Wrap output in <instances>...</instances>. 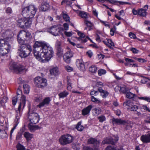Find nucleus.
<instances>
[{"label":"nucleus","instance_id":"obj_1","mask_svg":"<svg viewBox=\"0 0 150 150\" xmlns=\"http://www.w3.org/2000/svg\"><path fill=\"white\" fill-rule=\"evenodd\" d=\"M26 101L25 96L23 95H22L21 98V102L18 106L17 110H16V117L15 121L16 124H14L13 127L10 133V137L11 138L12 135V134L13 133L14 130L16 129L18 122V120L20 119L21 117V107H22V109L24 108L25 105Z\"/></svg>","mask_w":150,"mask_h":150},{"label":"nucleus","instance_id":"obj_2","mask_svg":"<svg viewBox=\"0 0 150 150\" xmlns=\"http://www.w3.org/2000/svg\"><path fill=\"white\" fill-rule=\"evenodd\" d=\"M40 54L41 56V58H44L47 61L50 60L51 58L53 57L54 54V52L53 49L47 44L41 50Z\"/></svg>","mask_w":150,"mask_h":150},{"label":"nucleus","instance_id":"obj_3","mask_svg":"<svg viewBox=\"0 0 150 150\" xmlns=\"http://www.w3.org/2000/svg\"><path fill=\"white\" fill-rule=\"evenodd\" d=\"M37 11V8L34 5H30L23 9L22 15L24 17L32 19L35 15Z\"/></svg>","mask_w":150,"mask_h":150},{"label":"nucleus","instance_id":"obj_4","mask_svg":"<svg viewBox=\"0 0 150 150\" xmlns=\"http://www.w3.org/2000/svg\"><path fill=\"white\" fill-rule=\"evenodd\" d=\"M5 38L1 39V47H4L3 48H1V55L3 56L7 54L9 51L11 46L8 42L6 41Z\"/></svg>","mask_w":150,"mask_h":150},{"label":"nucleus","instance_id":"obj_5","mask_svg":"<svg viewBox=\"0 0 150 150\" xmlns=\"http://www.w3.org/2000/svg\"><path fill=\"white\" fill-rule=\"evenodd\" d=\"M32 22V19L26 17L19 19L18 21V24L22 28L29 27Z\"/></svg>","mask_w":150,"mask_h":150},{"label":"nucleus","instance_id":"obj_6","mask_svg":"<svg viewBox=\"0 0 150 150\" xmlns=\"http://www.w3.org/2000/svg\"><path fill=\"white\" fill-rule=\"evenodd\" d=\"M35 84L38 87L43 88L47 85L46 79L40 77H37L34 79Z\"/></svg>","mask_w":150,"mask_h":150},{"label":"nucleus","instance_id":"obj_7","mask_svg":"<svg viewBox=\"0 0 150 150\" xmlns=\"http://www.w3.org/2000/svg\"><path fill=\"white\" fill-rule=\"evenodd\" d=\"M73 140V137L69 134L62 135L59 139V142L60 144L64 145L71 143Z\"/></svg>","mask_w":150,"mask_h":150},{"label":"nucleus","instance_id":"obj_8","mask_svg":"<svg viewBox=\"0 0 150 150\" xmlns=\"http://www.w3.org/2000/svg\"><path fill=\"white\" fill-rule=\"evenodd\" d=\"M28 114V118L31 123L35 124L38 122L40 117L38 114L29 110Z\"/></svg>","mask_w":150,"mask_h":150},{"label":"nucleus","instance_id":"obj_9","mask_svg":"<svg viewBox=\"0 0 150 150\" xmlns=\"http://www.w3.org/2000/svg\"><path fill=\"white\" fill-rule=\"evenodd\" d=\"M10 69L13 70L15 72L21 73L24 69V67L17 64L14 62H11L9 64Z\"/></svg>","mask_w":150,"mask_h":150},{"label":"nucleus","instance_id":"obj_10","mask_svg":"<svg viewBox=\"0 0 150 150\" xmlns=\"http://www.w3.org/2000/svg\"><path fill=\"white\" fill-rule=\"evenodd\" d=\"M47 31L53 35L57 36H59L61 33L60 29L56 25H53L49 28L47 30Z\"/></svg>","mask_w":150,"mask_h":150},{"label":"nucleus","instance_id":"obj_11","mask_svg":"<svg viewBox=\"0 0 150 150\" xmlns=\"http://www.w3.org/2000/svg\"><path fill=\"white\" fill-rule=\"evenodd\" d=\"M112 121L113 124L125 125L126 124H128L130 123V122L128 121H126L122 120L120 119L115 118L112 119Z\"/></svg>","mask_w":150,"mask_h":150},{"label":"nucleus","instance_id":"obj_12","mask_svg":"<svg viewBox=\"0 0 150 150\" xmlns=\"http://www.w3.org/2000/svg\"><path fill=\"white\" fill-rule=\"evenodd\" d=\"M47 45V44L45 42L36 41L33 45V47L35 49H37V50H40L44 48Z\"/></svg>","mask_w":150,"mask_h":150},{"label":"nucleus","instance_id":"obj_13","mask_svg":"<svg viewBox=\"0 0 150 150\" xmlns=\"http://www.w3.org/2000/svg\"><path fill=\"white\" fill-rule=\"evenodd\" d=\"M20 35L21 37H23L25 40H28L30 39L32 37L31 34L29 32H26L22 30L20 31Z\"/></svg>","mask_w":150,"mask_h":150},{"label":"nucleus","instance_id":"obj_14","mask_svg":"<svg viewBox=\"0 0 150 150\" xmlns=\"http://www.w3.org/2000/svg\"><path fill=\"white\" fill-rule=\"evenodd\" d=\"M118 137H116L115 139H113L110 137H108L104 140V143L110 144L113 145H115L116 142L118 141Z\"/></svg>","mask_w":150,"mask_h":150},{"label":"nucleus","instance_id":"obj_15","mask_svg":"<svg viewBox=\"0 0 150 150\" xmlns=\"http://www.w3.org/2000/svg\"><path fill=\"white\" fill-rule=\"evenodd\" d=\"M76 64L77 66L79 68L81 71H84L86 70L84 62L82 59H77L76 62Z\"/></svg>","mask_w":150,"mask_h":150},{"label":"nucleus","instance_id":"obj_16","mask_svg":"<svg viewBox=\"0 0 150 150\" xmlns=\"http://www.w3.org/2000/svg\"><path fill=\"white\" fill-rule=\"evenodd\" d=\"M73 53L71 51L67 52L63 56L64 59L67 63H69L70 58L73 57Z\"/></svg>","mask_w":150,"mask_h":150},{"label":"nucleus","instance_id":"obj_17","mask_svg":"<svg viewBox=\"0 0 150 150\" xmlns=\"http://www.w3.org/2000/svg\"><path fill=\"white\" fill-rule=\"evenodd\" d=\"M31 51L29 50H27V51L20 50H18V53L19 55L22 58H25L28 57L30 54Z\"/></svg>","mask_w":150,"mask_h":150},{"label":"nucleus","instance_id":"obj_18","mask_svg":"<svg viewBox=\"0 0 150 150\" xmlns=\"http://www.w3.org/2000/svg\"><path fill=\"white\" fill-rule=\"evenodd\" d=\"M61 42L57 41L56 42V47L57 50V54L58 56L62 55L63 54V50L61 47Z\"/></svg>","mask_w":150,"mask_h":150},{"label":"nucleus","instance_id":"obj_19","mask_svg":"<svg viewBox=\"0 0 150 150\" xmlns=\"http://www.w3.org/2000/svg\"><path fill=\"white\" fill-rule=\"evenodd\" d=\"M79 37L78 38V40L81 41L82 43L86 42H87L86 37L84 34L80 31H78L77 33Z\"/></svg>","mask_w":150,"mask_h":150},{"label":"nucleus","instance_id":"obj_20","mask_svg":"<svg viewBox=\"0 0 150 150\" xmlns=\"http://www.w3.org/2000/svg\"><path fill=\"white\" fill-rule=\"evenodd\" d=\"M50 101V99L47 97L44 99L41 102H40L39 105H37L40 108L47 105Z\"/></svg>","mask_w":150,"mask_h":150},{"label":"nucleus","instance_id":"obj_21","mask_svg":"<svg viewBox=\"0 0 150 150\" xmlns=\"http://www.w3.org/2000/svg\"><path fill=\"white\" fill-rule=\"evenodd\" d=\"M141 139L143 143H147L150 142V135H142L141 137Z\"/></svg>","mask_w":150,"mask_h":150},{"label":"nucleus","instance_id":"obj_22","mask_svg":"<svg viewBox=\"0 0 150 150\" xmlns=\"http://www.w3.org/2000/svg\"><path fill=\"white\" fill-rule=\"evenodd\" d=\"M92 108V105H90L86 108H84L82 110V115L84 116L88 115Z\"/></svg>","mask_w":150,"mask_h":150},{"label":"nucleus","instance_id":"obj_23","mask_svg":"<svg viewBox=\"0 0 150 150\" xmlns=\"http://www.w3.org/2000/svg\"><path fill=\"white\" fill-rule=\"evenodd\" d=\"M88 142L89 144H93L95 146H97L99 144V142L95 139L90 138L88 139Z\"/></svg>","mask_w":150,"mask_h":150},{"label":"nucleus","instance_id":"obj_24","mask_svg":"<svg viewBox=\"0 0 150 150\" xmlns=\"http://www.w3.org/2000/svg\"><path fill=\"white\" fill-rule=\"evenodd\" d=\"M18 50H23L27 51V50H32L31 47L28 44L25 45H21L18 49Z\"/></svg>","mask_w":150,"mask_h":150},{"label":"nucleus","instance_id":"obj_25","mask_svg":"<svg viewBox=\"0 0 150 150\" xmlns=\"http://www.w3.org/2000/svg\"><path fill=\"white\" fill-rule=\"evenodd\" d=\"M49 8V4L46 2L43 3L40 9L42 11H46L48 10Z\"/></svg>","mask_w":150,"mask_h":150},{"label":"nucleus","instance_id":"obj_26","mask_svg":"<svg viewBox=\"0 0 150 150\" xmlns=\"http://www.w3.org/2000/svg\"><path fill=\"white\" fill-rule=\"evenodd\" d=\"M24 38L23 37H21L20 35V32L18 35L17 36V40L19 44L21 45H25L27 44L25 43L24 41Z\"/></svg>","mask_w":150,"mask_h":150},{"label":"nucleus","instance_id":"obj_27","mask_svg":"<svg viewBox=\"0 0 150 150\" xmlns=\"http://www.w3.org/2000/svg\"><path fill=\"white\" fill-rule=\"evenodd\" d=\"M41 50H37L36 49H34L33 50V53L34 56L37 59H38L39 58H41V56H40V54L42 53L40 52Z\"/></svg>","mask_w":150,"mask_h":150},{"label":"nucleus","instance_id":"obj_28","mask_svg":"<svg viewBox=\"0 0 150 150\" xmlns=\"http://www.w3.org/2000/svg\"><path fill=\"white\" fill-rule=\"evenodd\" d=\"M50 72L51 75L55 76L58 75L59 72L58 68L55 67L51 69L50 70Z\"/></svg>","mask_w":150,"mask_h":150},{"label":"nucleus","instance_id":"obj_29","mask_svg":"<svg viewBox=\"0 0 150 150\" xmlns=\"http://www.w3.org/2000/svg\"><path fill=\"white\" fill-rule=\"evenodd\" d=\"M98 91L100 93L102 97L104 98H105L108 95L109 93L108 92L103 90L101 88H98Z\"/></svg>","mask_w":150,"mask_h":150},{"label":"nucleus","instance_id":"obj_30","mask_svg":"<svg viewBox=\"0 0 150 150\" xmlns=\"http://www.w3.org/2000/svg\"><path fill=\"white\" fill-rule=\"evenodd\" d=\"M33 123H29L28 125V127L29 129L30 130L31 132H33L39 128V127L37 125H34L33 124Z\"/></svg>","mask_w":150,"mask_h":150},{"label":"nucleus","instance_id":"obj_31","mask_svg":"<svg viewBox=\"0 0 150 150\" xmlns=\"http://www.w3.org/2000/svg\"><path fill=\"white\" fill-rule=\"evenodd\" d=\"M147 13L146 11L143 9L141 8L138 10V15L140 16L145 17Z\"/></svg>","mask_w":150,"mask_h":150},{"label":"nucleus","instance_id":"obj_32","mask_svg":"<svg viewBox=\"0 0 150 150\" xmlns=\"http://www.w3.org/2000/svg\"><path fill=\"white\" fill-rule=\"evenodd\" d=\"M10 32L8 30H6L4 32L2 36H3L4 38L7 39L9 38L11 36V35H10Z\"/></svg>","mask_w":150,"mask_h":150},{"label":"nucleus","instance_id":"obj_33","mask_svg":"<svg viewBox=\"0 0 150 150\" xmlns=\"http://www.w3.org/2000/svg\"><path fill=\"white\" fill-rule=\"evenodd\" d=\"M84 23L87 25L88 27H89L88 30H90L93 26V24L90 21L87 20L86 19L84 20Z\"/></svg>","mask_w":150,"mask_h":150},{"label":"nucleus","instance_id":"obj_34","mask_svg":"<svg viewBox=\"0 0 150 150\" xmlns=\"http://www.w3.org/2000/svg\"><path fill=\"white\" fill-rule=\"evenodd\" d=\"M68 94V92L66 91H64L60 93L59 94V98H63L66 97Z\"/></svg>","mask_w":150,"mask_h":150},{"label":"nucleus","instance_id":"obj_35","mask_svg":"<svg viewBox=\"0 0 150 150\" xmlns=\"http://www.w3.org/2000/svg\"><path fill=\"white\" fill-rule=\"evenodd\" d=\"M24 136L28 140H30L33 137V134H30L28 132H26L24 134Z\"/></svg>","mask_w":150,"mask_h":150},{"label":"nucleus","instance_id":"obj_36","mask_svg":"<svg viewBox=\"0 0 150 150\" xmlns=\"http://www.w3.org/2000/svg\"><path fill=\"white\" fill-rule=\"evenodd\" d=\"M23 88L24 89V92L26 94H28L30 89V87L27 84L24 85H23Z\"/></svg>","mask_w":150,"mask_h":150},{"label":"nucleus","instance_id":"obj_37","mask_svg":"<svg viewBox=\"0 0 150 150\" xmlns=\"http://www.w3.org/2000/svg\"><path fill=\"white\" fill-rule=\"evenodd\" d=\"M81 122H78L76 126V128L80 131H82L84 127L81 125Z\"/></svg>","mask_w":150,"mask_h":150},{"label":"nucleus","instance_id":"obj_38","mask_svg":"<svg viewBox=\"0 0 150 150\" xmlns=\"http://www.w3.org/2000/svg\"><path fill=\"white\" fill-rule=\"evenodd\" d=\"M2 97H1V104L4 103H6L8 99L7 97L3 95H1Z\"/></svg>","mask_w":150,"mask_h":150},{"label":"nucleus","instance_id":"obj_39","mask_svg":"<svg viewBox=\"0 0 150 150\" xmlns=\"http://www.w3.org/2000/svg\"><path fill=\"white\" fill-rule=\"evenodd\" d=\"M97 67L94 66H92L89 67V71L92 73H94L96 72L97 70Z\"/></svg>","mask_w":150,"mask_h":150},{"label":"nucleus","instance_id":"obj_40","mask_svg":"<svg viewBox=\"0 0 150 150\" xmlns=\"http://www.w3.org/2000/svg\"><path fill=\"white\" fill-rule=\"evenodd\" d=\"M63 17L64 20L66 22H70V18L67 14L62 13Z\"/></svg>","mask_w":150,"mask_h":150},{"label":"nucleus","instance_id":"obj_41","mask_svg":"<svg viewBox=\"0 0 150 150\" xmlns=\"http://www.w3.org/2000/svg\"><path fill=\"white\" fill-rule=\"evenodd\" d=\"M72 1L71 0H63L61 4L63 5L64 4L66 3L67 5L70 6L72 4Z\"/></svg>","mask_w":150,"mask_h":150},{"label":"nucleus","instance_id":"obj_42","mask_svg":"<svg viewBox=\"0 0 150 150\" xmlns=\"http://www.w3.org/2000/svg\"><path fill=\"white\" fill-rule=\"evenodd\" d=\"M122 149L117 148L114 146H108L105 149V150H122Z\"/></svg>","mask_w":150,"mask_h":150},{"label":"nucleus","instance_id":"obj_43","mask_svg":"<svg viewBox=\"0 0 150 150\" xmlns=\"http://www.w3.org/2000/svg\"><path fill=\"white\" fill-rule=\"evenodd\" d=\"M135 94H134L130 92H127L126 94V97L127 98L131 99L134 97Z\"/></svg>","mask_w":150,"mask_h":150},{"label":"nucleus","instance_id":"obj_44","mask_svg":"<svg viewBox=\"0 0 150 150\" xmlns=\"http://www.w3.org/2000/svg\"><path fill=\"white\" fill-rule=\"evenodd\" d=\"M128 91V88L126 87H120V91L123 93H126Z\"/></svg>","mask_w":150,"mask_h":150},{"label":"nucleus","instance_id":"obj_45","mask_svg":"<svg viewBox=\"0 0 150 150\" xmlns=\"http://www.w3.org/2000/svg\"><path fill=\"white\" fill-rule=\"evenodd\" d=\"M1 136L2 138L6 137L8 136L6 132L4 130H1Z\"/></svg>","mask_w":150,"mask_h":150},{"label":"nucleus","instance_id":"obj_46","mask_svg":"<svg viewBox=\"0 0 150 150\" xmlns=\"http://www.w3.org/2000/svg\"><path fill=\"white\" fill-rule=\"evenodd\" d=\"M16 148L17 150H25V147L20 143L17 144Z\"/></svg>","mask_w":150,"mask_h":150},{"label":"nucleus","instance_id":"obj_47","mask_svg":"<svg viewBox=\"0 0 150 150\" xmlns=\"http://www.w3.org/2000/svg\"><path fill=\"white\" fill-rule=\"evenodd\" d=\"M79 15L82 18L86 19L88 16L86 12L83 11H81L80 12Z\"/></svg>","mask_w":150,"mask_h":150},{"label":"nucleus","instance_id":"obj_48","mask_svg":"<svg viewBox=\"0 0 150 150\" xmlns=\"http://www.w3.org/2000/svg\"><path fill=\"white\" fill-rule=\"evenodd\" d=\"M106 73L105 70L103 69H100L98 70V73L99 76H101L105 74Z\"/></svg>","mask_w":150,"mask_h":150},{"label":"nucleus","instance_id":"obj_49","mask_svg":"<svg viewBox=\"0 0 150 150\" xmlns=\"http://www.w3.org/2000/svg\"><path fill=\"white\" fill-rule=\"evenodd\" d=\"M22 134L23 132L21 131L20 132H18L16 136V140H20L21 138Z\"/></svg>","mask_w":150,"mask_h":150},{"label":"nucleus","instance_id":"obj_50","mask_svg":"<svg viewBox=\"0 0 150 150\" xmlns=\"http://www.w3.org/2000/svg\"><path fill=\"white\" fill-rule=\"evenodd\" d=\"M138 98L139 99L144 100L150 102V97H139Z\"/></svg>","mask_w":150,"mask_h":150},{"label":"nucleus","instance_id":"obj_51","mask_svg":"<svg viewBox=\"0 0 150 150\" xmlns=\"http://www.w3.org/2000/svg\"><path fill=\"white\" fill-rule=\"evenodd\" d=\"M98 118L99 120V122H103L106 120V118L105 116L104 115H102L101 116L98 117Z\"/></svg>","mask_w":150,"mask_h":150},{"label":"nucleus","instance_id":"obj_52","mask_svg":"<svg viewBox=\"0 0 150 150\" xmlns=\"http://www.w3.org/2000/svg\"><path fill=\"white\" fill-rule=\"evenodd\" d=\"M116 30V28L115 26H114L113 28H111L110 30V34L112 36L114 35V33Z\"/></svg>","mask_w":150,"mask_h":150},{"label":"nucleus","instance_id":"obj_53","mask_svg":"<svg viewBox=\"0 0 150 150\" xmlns=\"http://www.w3.org/2000/svg\"><path fill=\"white\" fill-rule=\"evenodd\" d=\"M130 107V109L131 111H136L138 109V106L136 105H132Z\"/></svg>","mask_w":150,"mask_h":150},{"label":"nucleus","instance_id":"obj_54","mask_svg":"<svg viewBox=\"0 0 150 150\" xmlns=\"http://www.w3.org/2000/svg\"><path fill=\"white\" fill-rule=\"evenodd\" d=\"M91 98L92 101L93 102H98V103H99L100 102L99 100L94 97V96H92Z\"/></svg>","mask_w":150,"mask_h":150},{"label":"nucleus","instance_id":"obj_55","mask_svg":"<svg viewBox=\"0 0 150 150\" xmlns=\"http://www.w3.org/2000/svg\"><path fill=\"white\" fill-rule=\"evenodd\" d=\"M106 1H108L110 4L114 5L117 4L119 3V1L115 0H107Z\"/></svg>","mask_w":150,"mask_h":150},{"label":"nucleus","instance_id":"obj_56","mask_svg":"<svg viewBox=\"0 0 150 150\" xmlns=\"http://www.w3.org/2000/svg\"><path fill=\"white\" fill-rule=\"evenodd\" d=\"M17 100L18 97L17 96H15L12 99V104L13 105H15L16 104L17 101Z\"/></svg>","mask_w":150,"mask_h":150},{"label":"nucleus","instance_id":"obj_57","mask_svg":"<svg viewBox=\"0 0 150 150\" xmlns=\"http://www.w3.org/2000/svg\"><path fill=\"white\" fill-rule=\"evenodd\" d=\"M129 36L131 38L135 39L136 38V35L134 33H129Z\"/></svg>","mask_w":150,"mask_h":150},{"label":"nucleus","instance_id":"obj_58","mask_svg":"<svg viewBox=\"0 0 150 150\" xmlns=\"http://www.w3.org/2000/svg\"><path fill=\"white\" fill-rule=\"evenodd\" d=\"M130 50L134 54L137 53L139 52V50H137L136 49L134 48H132Z\"/></svg>","mask_w":150,"mask_h":150},{"label":"nucleus","instance_id":"obj_59","mask_svg":"<svg viewBox=\"0 0 150 150\" xmlns=\"http://www.w3.org/2000/svg\"><path fill=\"white\" fill-rule=\"evenodd\" d=\"M65 30H67L69 29V25L67 23H64L63 25Z\"/></svg>","mask_w":150,"mask_h":150},{"label":"nucleus","instance_id":"obj_60","mask_svg":"<svg viewBox=\"0 0 150 150\" xmlns=\"http://www.w3.org/2000/svg\"><path fill=\"white\" fill-rule=\"evenodd\" d=\"M98 91H91L90 93V95L92 96L93 95H95V96H96L98 95Z\"/></svg>","mask_w":150,"mask_h":150},{"label":"nucleus","instance_id":"obj_61","mask_svg":"<svg viewBox=\"0 0 150 150\" xmlns=\"http://www.w3.org/2000/svg\"><path fill=\"white\" fill-rule=\"evenodd\" d=\"M130 100H128L126 102H125L123 103V105L125 106H128L129 107H131L130 106Z\"/></svg>","mask_w":150,"mask_h":150},{"label":"nucleus","instance_id":"obj_62","mask_svg":"<svg viewBox=\"0 0 150 150\" xmlns=\"http://www.w3.org/2000/svg\"><path fill=\"white\" fill-rule=\"evenodd\" d=\"M65 68H66L67 71L69 72H71L73 70V69L72 67L68 66H66Z\"/></svg>","mask_w":150,"mask_h":150},{"label":"nucleus","instance_id":"obj_63","mask_svg":"<svg viewBox=\"0 0 150 150\" xmlns=\"http://www.w3.org/2000/svg\"><path fill=\"white\" fill-rule=\"evenodd\" d=\"M86 54L90 57H91L93 55V53L91 50H89L86 52Z\"/></svg>","mask_w":150,"mask_h":150},{"label":"nucleus","instance_id":"obj_64","mask_svg":"<svg viewBox=\"0 0 150 150\" xmlns=\"http://www.w3.org/2000/svg\"><path fill=\"white\" fill-rule=\"evenodd\" d=\"M143 108L147 111L150 112V109L146 106V105H144L142 106Z\"/></svg>","mask_w":150,"mask_h":150}]
</instances>
